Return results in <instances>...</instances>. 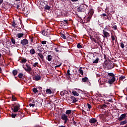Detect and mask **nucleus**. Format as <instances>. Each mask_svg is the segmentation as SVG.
I'll list each match as a JSON object with an SVG mask.
<instances>
[{
    "label": "nucleus",
    "instance_id": "1",
    "mask_svg": "<svg viewBox=\"0 0 127 127\" xmlns=\"http://www.w3.org/2000/svg\"><path fill=\"white\" fill-rule=\"evenodd\" d=\"M104 56L105 59L106 60L104 64L103 65L104 68L108 69V70H112V69H113V68L114 67V62L111 61L110 59H108V60H107V58H106V55H104Z\"/></svg>",
    "mask_w": 127,
    "mask_h": 127
},
{
    "label": "nucleus",
    "instance_id": "20",
    "mask_svg": "<svg viewBox=\"0 0 127 127\" xmlns=\"http://www.w3.org/2000/svg\"><path fill=\"white\" fill-rule=\"evenodd\" d=\"M68 92H67L66 90L61 91L60 92V95L62 96V97H63L64 96H65V94H67Z\"/></svg>",
    "mask_w": 127,
    "mask_h": 127
},
{
    "label": "nucleus",
    "instance_id": "3",
    "mask_svg": "<svg viewBox=\"0 0 127 127\" xmlns=\"http://www.w3.org/2000/svg\"><path fill=\"white\" fill-rule=\"evenodd\" d=\"M11 118H14L15 117L16 118H19V120H20L23 117H24V114L22 113V112L19 111L18 112H16V114L12 113L11 115Z\"/></svg>",
    "mask_w": 127,
    "mask_h": 127
},
{
    "label": "nucleus",
    "instance_id": "61",
    "mask_svg": "<svg viewBox=\"0 0 127 127\" xmlns=\"http://www.w3.org/2000/svg\"><path fill=\"white\" fill-rule=\"evenodd\" d=\"M2 72V69H1V67H0V73Z\"/></svg>",
    "mask_w": 127,
    "mask_h": 127
},
{
    "label": "nucleus",
    "instance_id": "40",
    "mask_svg": "<svg viewBox=\"0 0 127 127\" xmlns=\"http://www.w3.org/2000/svg\"><path fill=\"white\" fill-rule=\"evenodd\" d=\"M33 92H34V93H38V90H37V88H34L33 89Z\"/></svg>",
    "mask_w": 127,
    "mask_h": 127
},
{
    "label": "nucleus",
    "instance_id": "8",
    "mask_svg": "<svg viewBox=\"0 0 127 127\" xmlns=\"http://www.w3.org/2000/svg\"><path fill=\"white\" fill-rule=\"evenodd\" d=\"M62 120H63V121H64V123L66 124L67 123V121H68V117H67V115L65 114H63L62 115Z\"/></svg>",
    "mask_w": 127,
    "mask_h": 127
},
{
    "label": "nucleus",
    "instance_id": "49",
    "mask_svg": "<svg viewBox=\"0 0 127 127\" xmlns=\"http://www.w3.org/2000/svg\"><path fill=\"white\" fill-rule=\"evenodd\" d=\"M47 43V41H43L41 42V44H43V45H44Z\"/></svg>",
    "mask_w": 127,
    "mask_h": 127
},
{
    "label": "nucleus",
    "instance_id": "15",
    "mask_svg": "<svg viewBox=\"0 0 127 127\" xmlns=\"http://www.w3.org/2000/svg\"><path fill=\"white\" fill-rule=\"evenodd\" d=\"M55 65L56 66H55V68H58V67H60L61 65H62V63L58 62V61H56L55 63H54Z\"/></svg>",
    "mask_w": 127,
    "mask_h": 127
},
{
    "label": "nucleus",
    "instance_id": "62",
    "mask_svg": "<svg viewBox=\"0 0 127 127\" xmlns=\"http://www.w3.org/2000/svg\"><path fill=\"white\" fill-rule=\"evenodd\" d=\"M55 50L56 51H57V52H58L59 51H58V49L57 48H55Z\"/></svg>",
    "mask_w": 127,
    "mask_h": 127
},
{
    "label": "nucleus",
    "instance_id": "51",
    "mask_svg": "<svg viewBox=\"0 0 127 127\" xmlns=\"http://www.w3.org/2000/svg\"><path fill=\"white\" fill-rule=\"evenodd\" d=\"M87 107L88 109H92V105L89 103L87 104Z\"/></svg>",
    "mask_w": 127,
    "mask_h": 127
},
{
    "label": "nucleus",
    "instance_id": "44",
    "mask_svg": "<svg viewBox=\"0 0 127 127\" xmlns=\"http://www.w3.org/2000/svg\"><path fill=\"white\" fill-rule=\"evenodd\" d=\"M11 41L13 44H15V39L12 38Z\"/></svg>",
    "mask_w": 127,
    "mask_h": 127
},
{
    "label": "nucleus",
    "instance_id": "12",
    "mask_svg": "<svg viewBox=\"0 0 127 127\" xmlns=\"http://www.w3.org/2000/svg\"><path fill=\"white\" fill-rule=\"evenodd\" d=\"M127 118V114H123L120 116L119 118L118 119V121H123L124 119H126Z\"/></svg>",
    "mask_w": 127,
    "mask_h": 127
},
{
    "label": "nucleus",
    "instance_id": "54",
    "mask_svg": "<svg viewBox=\"0 0 127 127\" xmlns=\"http://www.w3.org/2000/svg\"><path fill=\"white\" fill-rule=\"evenodd\" d=\"M75 55L76 56H77V57H79V56H80V55H79V53L78 52L75 53Z\"/></svg>",
    "mask_w": 127,
    "mask_h": 127
},
{
    "label": "nucleus",
    "instance_id": "2",
    "mask_svg": "<svg viewBox=\"0 0 127 127\" xmlns=\"http://www.w3.org/2000/svg\"><path fill=\"white\" fill-rule=\"evenodd\" d=\"M107 77L108 79V83L112 85L116 81V76L113 72H108Z\"/></svg>",
    "mask_w": 127,
    "mask_h": 127
},
{
    "label": "nucleus",
    "instance_id": "21",
    "mask_svg": "<svg viewBox=\"0 0 127 127\" xmlns=\"http://www.w3.org/2000/svg\"><path fill=\"white\" fill-rule=\"evenodd\" d=\"M42 48L41 47V45H38L37 47V50L39 51V52H41V50Z\"/></svg>",
    "mask_w": 127,
    "mask_h": 127
},
{
    "label": "nucleus",
    "instance_id": "56",
    "mask_svg": "<svg viewBox=\"0 0 127 127\" xmlns=\"http://www.w3.org/2000/svg\"><path fill=\"white\" fill-rule=\"evenodd\" d=\"M82 113L83 115H86V112L83 110H82Z\"/></svg>",
    "mask_w": 127,
    "mask_h": 127
},
{
    "label": "nucleus",
    "instance_id": "36",
    "mask_svg": "<svg viewBox=\"0 0 127 127\" xmlns=\"http://www.w3.org/2000/svg\"><path fill=\"white\" fill-rule=\"evenodd\" d=\"M18 77L20 79H21V78H22V77H23V73H19Z\"/></svg>",
    "mask_w": 127,
    "mask_h": 127
},
{
    "label": "nucleus",
    "instance_id": "25",
    "mask_svg": "<svg viewBox=\"0 0 127 127\" xmlns=\"http://www.w3.org/2000/svg\"><path fill=\"white\" fill-rule=\"evenodd\" d=\"M46 92V93L48 94L49 95L52 94V91L50 89H47Z\"/></svg>",
    "mask_w": 127,
    "mask_h": 127
},
{
    "label": "nucleus",
    "instance_id": "10",
    "mask_svg": "<svg viewBox=\"0 0 127 127\" xmlns=\"http://www.w3.org/2000/svg\"><path fill=\"white\" fill-rule=\"evenodd\" d=\"M28 43V40L26 39L22 40L20 42V44H22V45H23V46H25V45H27Z\"/></svg>",
    "mask_w": 127,
    "mask_h": 127
},
{
    "label": "nucleus",
    "instance_id": "38",
    "mask_svg": "<svg viewBox=\"0 0 127 127\" xmlns=\"http://www.w3.org/2000/svg\"><path fill=\"white\" fill-rule=\"evenodd\" d=\"M61 36L63 38V39H66V36H65L63 33L61 34Z\"/></svg>",
    "mask_w": 127,
    "mask_h": 127
},
{
    "label": "nucleus",
    "instance_id": "6",
    "mask_svg": "<svg viewBox=\"0 0 127 127\" xmlns=\"http://www.w3.org/2000/svg\"><path fill=\"white\" fill-rule=\"evenodd\" d=\"M106 30H108V28H105L103 30V37L104 38H107L108 37H110V33L107 32Z\"/></svg>",
    "mask_w": 127,
    "mask_h": 127
},
{
    "label": "nucleus",
    "instance_id": "34",
    "mask_svg": "<svg viewBox=\"0 0 127 127\" xmlns=\"http://www.w3.org/2000/svg\"><path fill=\"white\" fill-rule=\"evenodd\" d=\"M71 113H72V110H66L65 112L66 115H70V114H71Z\"/></svg>",
    "mask_w": 127,
    "mask_h": 127
},
{
    "label": "nucleus",
    "instance_id": "41",
    "mask_svg": "<svg viewBox=\"0 0 127 127\" xmlns=\"http://www.w3.org/2000/svg\"><path fill=\"white\" fill-rule=\"evenodd\" d=\"M120 79L121 81H123L124 79H126V76H121L120 77Z\"/></svg>",
    "mask_w": 127,
    "mask_h": 127
},
{
    "label": "nucleus",
    "instance_id": "52",
    "mask_svg": "<svg viewBox=\"0 0 127 127\" xmlns=\"http://www.w3.org/2000/svg\"><path fill=\"white\" fill-rule=\"evenodd\" d=\"M29 107H34L35 106V104L30 103L29 104Z\"/></svg>",
    "mask_w": 127,
    "mask_h": 127
},
{
    "label": "nucleus",
    "instance_id": "63",
    "mask_svg": "<svg viewBox=\"0 0 127 127\" xmlns=\"http://www.w3.org/2000/svg\"><path fill=\"white\" fill-rule=\"evenodd\" d=\"M71 1H78V0H70Z\"/></svg>",
    "mask_w": 127,
    "mask_h": 127
},
{
    "label": "nucleus",
    "instance_id": "16",
    "mask_svg": "<svg viewBox=\"0 0 127 127\" xmlns=\"http://www.w3.org/2000/svg\"><path fill=\"white\" fill-rule=\"evenodd\" d=\"M30 40L32 43H35L36 42V37H29Z\"/></svg>",
    "mask_w": 127,
    "mask_h": 127
},
{
    "label": "nucleus",
    "instance_id": "37",
    "mask_svg": "<svg viewBox=\"0 0 127 127\" xmlns=\"http://www.w3.org/2000/svg\"><path fill=\"white\" fill-rule=\"evenodd\" d=\"M102 16H105V18L106 19H108V18H109V16L108 15H107V14L106 13H103L102 15H101Z\"/></svg>",
    "mask_w": 127,
    "mask_h": 127
},
{
    "label": "nucleus",
    "instance_id": "57",
    "mask_svg": "<svg viewBox=\"0 0 127 127\" xmlns=\"http://www.w3.org/2000/svg\"><path fill=\"white\" fill-rule=\"evenodd\" d=\"M108 102H110V103H112V101H113V99H109V100H107Z\"/></svg>",
    "mask_w": 127,
    "mask_h": 127
},
{
    "label": "nucleus",
    "instance_id": "60",
    "mask_svg": "<svg viewBox=\"0 0 127 127\" xmlns=\"http://www.w3.org/2000/svg\"><path fill=\"white\" fill-rule=\"evenodd\" d=\"M3 2V0H0V5L1 4V3H2Z\"/></svg>",
    "mask_w": 127,
    "mask_h": 127
},
{
    "label": "nucleus",
    "instance_id": "48",
    "mask_svg": "<svg viewBox=\"0 0 127 127\" xmlns=\"http://www.w3.org/2000/svg\"><path fill=\"white\" fill-rule=\"evenodd\" d=\"M33 67H36L37 66H38V63L36 62L33 65Z\"/></svg>",
    "mask_w": 127,
    "mask_h": 127
},
{
    "label": "nucleus",
    "instance_id": "13",
    "mask_svg": "<svg viewBox=\"0 0 127 127\" xmlns=\"http://www.w3.org/2000/svg\"><path fill=\"white\" fill-rule=\"evenodd\" d=\"M85 9H86V5L81 4L80 7V12H81V11H85Z\"/></svg>",
    "mask_w": 127,
    "mask_h": 127
},
{
    "label": "nucleus",
    "instance_id": "59",
    "mask_svg": "<svg viewBox=\"0 0 127 127\" xmlns=\"http://www.w3.org/2000/svg\"><path fill=\"white\" fill-rule=\"evenodd\" d=\"M77 48H80V43H78L77 44Z\"/></svg>",
    "mask_w": 127,
    "mask_h": 127
},
{
    "label": "nucleus",
    "instance_id": "33",
    "mask_svg": "<svg viewBox=\"0 0 127 127\" xmlns=\"http://www.w3.org/2000/svg\"><path fill=\"white\" fill-rule=\"evenodd\" d=\"M112 28H113L114 30H117V29H118V26H117V25H116L115 24H113L112 26Z\"/></svg>",
    "mask_w": 127,
    "mask_h": 127
},
{
    "label": "nucleus",
    "instance_id": "46",
    "mask_svg": "<svg viewBox=\"0 0 127 127\" xmlns=\"http://www.w3.org/2000/svg\"><path fill=\"white\" fill-rule=\"evenodd\" d=\"M80 74L81 75H83L84 74V72L83 71V70H82V67H80Z\"/></svg>",
    "mask_w": 127,
    "mask_h": 127
},
{
    "label": "nucleus",
    "instance_id": "9",
    "mask_svg": "<svg viewBox=\"0 0 127 127\" xmlns=\"http://www.w3.org/2000/svg\"><path fill=\"white\" fill-rule=\"evenodd\" d=\"M89 122L91 125H95L96 123L98 124V122H97L98 121H97V119H96V118H91L89 119Z\"/></svg>",
    "mask_w": 127,
    "mask_h": 127
},
{
    "label": "nucleus",
    "instance_id": "58",
    "mask_svg": "<svg viewBox=\"0 0 127 127\" xmlns=\"http://www.w3.org/2000/svg\"><path fill=\"white\" fill-rule=\"evenodd\" d=\"M64 21L66 24H68V20H64Z\"/></svg>",
    "mask_w": 127,
    "mask_h": 127
},
{
    "label": "nucleus",
    "instance_id": "4",
    "mask_svg": "<svg viewBox=\"0 0 127 127\" xmlns=\"http://www.w3.org/2000/svg\"><path fill=\"white\" fill-rule=\"evenodd\" d=\"M11 110L13 111V113H18V111H19V109H20V105L19 104H12V106L11 107Z\"/></svg>",
    "mask_w": 127,
    "mask_h": 127
},
{
    "label": "nucleus",
    "instance_id": "64",
    "mask_svg": "<svg viewBox=\"0 0 127 127\" xmlns=\"http://www.w3.org/2000/svg\"><path fill=\"white\" fill-rule=\"evenodd\" d=\"M59 127H66L64 126H59Z\"/></svg>",
    "mask_w": 127,
    "mask_h": 127
},
{
    "label": "nucleus",
    "instance_id": "31",
    "mask_svg": "<svg viewBox=\"0 0 127 127\" xmlns=\"http://www.w3.org/2000/svg\"><path fill=\"white\" fill-rule=\"evenodd\" d=\"M38 56L40 57V58L42 59V60H43L44 59V56H43V55H42L41 53H38Z\"/></svg>",
    "mask_w": 127,
    "mask_h": 127
},
{
    "label": "nucleus",
    "instance_id": "42",
    "mask_svg": "<svg viewBox=\"0 0 127 127\" xmlns=\"http://www.w3.org/2000/svg\"><path fill=\"white\" fill-rule=\"evenodd\" d=\"M26 61H27V60L26 59H23L21 60V63H26Z\"/></svg>",
    "mask_w": 127,
    "mask_h": 127
},
{
    "label": "nucleus",
    "instance_id": "30",
    "mask_svg": "<svg viewBox=\"0 0 127 127\" xmlns=\"http://www.w3.org/2000/svg\"><path fill=\"white\" fill-rule=\"evenodd\" d=\"M30 53L31 54H32V55H33L34 54H35V50H34V49H32L30 51Z\"/></svg>",
    "mask_w": 127,
    "mask_h": 127
},
{
    "label": "nucleus",
    "instance_id": "14",
    "mask_svg": "<svg viewBox=\"0 0 127 127\" xmlns=\"http://www.w3.org/2000/svg\"><path fill=\"white\" fill-rule=\"evenodd\" d=\"M70 99H71V101H72L71 102V103H73V104H74V103H76L77 101H79L78 98H77L74 96H71L70 97Z\"/></svg>",
    "mask_w": 127,
    "mask_h": 127
},
{
    "label": "nucleus",
    "instance_id": "17",
    "mask_svg": "<svg viewBox=\"0 0 127 127\" xmlns=\"http://www.w3.org/2000/svg\"><path fill=\"white\" fill-rule=\"evenodd\" d=\"M91 18H92V16H91V15H89V16L86 18V19H85V21L84 20V23H85V22H89V21L91 20Z\"/></svg>",
    "mask_w": 127,
    "mask_h": 127
},
{
    "label": "nucleus",
    "instance_id": "7",
    "mask_svg": "<svg viewBox=\"0 0 127 127\" xmlns=\"http://www.w3.org/2000/svg\"><path fill=\"white\" fill-rule=\"evenodd\" d=\"M26 67H24V66L23 67L24 68V70L26 71V72H27L28 73H30L32 71V68L31 67H30V65L29 64H26Z\"/></svg>",
    "mask_w": 127,
    "mask_h": 127
},
{
    "label": "nucleus",
    "instance_id": "47",
    "mask_svg": "<svg viewBox=\"0 0 127 127\" xmlns=\"http://www.w3.org/2000/svg\"><path fill=\"white\" fill-rule=\"evenodd\" d=\"M120 46L122 48H125V44L123 43H120Z\"/></svg>",
    "mask_w": 127,
    "mask_h": 127
},
{
    "label": "nucleus",
    "instance_id": "43",
    "mask_svg": "<svg viewBox=\"0 0 127 127\" xmlns=\"http://www.w3.org/2000/svg\"><path fill=\"white\" fill-rule=\"evenodd\" d=\"M66 75H67L68 77H70V75H71V74H70V69H68V70H67Z\"/></svg>",
    "mask_w": 127,
    "mask_h": 127
},
{
    "label": "nucleus",
    "instance_id": "26",
    "mask_svg": "<svg viewBox=\"0 0 127 127\" xmlns=\"http://www.w3.org/2000/svg\"><path fill=\"white\" fill-rule=\"evenodd\" d=\"M17 73H18V71L16 69H14L12 71V74L14 76H16L17 75Z\"/></svg>",
    "mask_w": 127,
    "mask_h": 127
},
{
    "label": "nucleus",
    "instance_id": "39",
    "mask_svg": "<svg viewBox=\"0 0 127 127\" xmlns=\"http://www.w3.org/2000/svg\"><path fill=\"white\" fill-rule=\"evenodd\" d=\"M91 40H92V41H94V42H95V43H99V42L97 41V40L95 39V38H91Z\"/></svg>",
    "mask_w": 127,
    "mask_h": 127
},
{
    "label": "nucleus",
    "instance_id": "55",
    "mask_svg": "<svg viewBox=\"0 0 127 127\" xmlns=\"http://www.w3.org/2000/svg\"><path fill=\"white\" fill-rule=\"evenodd\" d=\"M72 125H76V122H75V121H74V120L72 121Z\"/></svg>",
    "mask_w": 127,
    "mask_h": 127
},
{
    "label": "nucleus",
    "instance_id": "35",
    "mask_svg": "<svg viewBox=\"0 0 127 127\" xmlns=\"http://www.w3.org/2000/svg\"><path fill=\"white\" fill-rule=\"evenodd\" d=\"M72 94L74 96H79V93H77L76 91H73Z\"/></svg>",
    "mask_w": 127,
    "mask_h": 127
},
{
    "label": "nucleus",
    "instance_id": "23",
    "mask_svg": "<svg viewBox=\"0 0 127 127\" xmlns=\"http://www.w3.org/2000/svg\"><path fill=\"white\" fill-rule=\"evenodd\" d=\"M108 106L106 104H102L100 106V109H102V110H104V109H106Z\"/></svg>",
    "mask_w": 127,
    "mask_h": 127
},
{
    "label": "nucleus",
    "instance_id": "5",
    "mask_svg": "<svg viewBox=\"0 0 127 127\" xmlns=\"http://www.w3.org/2000/svg\"><path fill=\"white\" fill-rule=\"evenodd\" d=\"M80 15L81 17H80V23H82V24H83L84 21L82 19L83 18V19H85V18H86V12H85V11H81L80 13Z\"/></svg>",
    "mask_w": 127,
    "mask_h": 127
},
{
    "label": "nucleus",
    "instance_id": "28",
    "mask_svg": "<svg viewBox=\"0 0 127 127\" xmlns=\"http://www.w3.org/2000/svg\"><path fill=\"white\" fill-rule=\"evenodd\" d=\"M88 77L85 76V77L82 78V82H86L88 81Z\"/></svg>",
    "mask_w": 127,
    "mask_h": 127
},
{
    "label": "nucleus",
    "instance_id": "18",
    "mask_svg": "<svg viewBox=\"0 0 127 127\" xmlns=\"http://www.w3.org/2000/svg\"><path fill=\"white\" fill-rule=\"evenodd\" d=\"M94 12H95L94 9L93 8L90 9L88 13V15H91V16H93V14H94Z\"/></svg>",
    "mask_w": 127,
    "mask_h": 127
},
{
    "label": "nucleus",
    "instance_id": "53",
    "mask_svg": "<svg viewBox=\"0 0 127 127\" xmlns=\"http://www.w3.org/2000/svg\"><path fill=\"white\" fill-rule=\"evenodd\" d=\"M12 101H16V98H15V97L12 96Z\"/></svg>",
    "mask_w": 127,
    "mask_h": 127
},
{
    "label": "nucleus",
    "instance_id": "32",
    "mask_svg": "<svg viewBox=\"0 0 127 127\" xmlns=\"http://www.w3.org/2000/svg\"><path fill=\"white\" fill-rule=\"evenodd\" d=\"M126 124H127V120H125L124 121H122L121 123H120V125L121 126H124V125H126Z\"/></svg>",
    "mask_w": 127,
    "mask_h": 127
},
{
    "label": "nucleus",
    "instance_id": "19",
    "mask_svg": "<svg viewBox=\"0 0 127 127\" xmlns=\"http://www.w3.org/2000/svg\"><path fill=\"white\" fill-rule=\"evenodd\" d=\"M24 36V34L23 33H18L16 35V37H18V38H21Z\"/></svg>",
    "mask_w": 127,
    "mask_h": 127
},
{
    "label": "nucleus",
    "instance_id": "29",
    "mask_svg": "<svg viewBox=\"0 0 127 127\" xmlns=\"http://www.w3.org/2000/svg\"><path fill=\"white\" fill-rule=\"evenodd\" d=\"M42 34L45 36H46V35H47V32H46V30H43L42 31Z\"/></svg>",
    "mask_w": 127,
    "mask_h": 127
},
{
    "label": "nucleus",
    "instance_id": "22",
    "mask_svg": "<svg viewBox=\"0 0 127 127\" xmlns=\"http://www.w3.org/2000/svg\"><path fill=\"white\" fill-rule=\"evenodd\" d=\"M50 8H51V6H50L48 4H46L44 7V9L45 10H49Z\"/></svg>",
    "mask_w": 127,
    "mask_h": 127
},
{
    "label": "nucleus",
    "instance_id": "27",
    "mask_svg": "<svg viewBox=\"0 0 127 127\" xmlns=\"http://www.w3.org/2000/svg\"><path fill=\"white\" fill-rule=\"evenodd\" d=\"M99 60H100V59H99V58H96V60H93V63L94 64L98 63Z\"/></svg>",
    "mask_w": 127,
    "mask_h": 127
},
{
    "label": "nucleus",
    "instance_id": "11",
    "mask_svg": "<svg viewBox=\"0 0 127 127\" xmlns=\"http://www.w3.org/2000/svg\"><path fill=\"white\" fill-rule=\"evenodd\" d=\"M34 80H35V81H40L41 80V76L38 74H35L34 77Z\"/></svg>",
    "mask_w": 127,
    "mask_h": 127
},
{
    "label": "nucleus",
    "instance_id": "50",
    "mask_svg": "<svg viewBox=\"0 0 127 127\" xmlns=\"http://www.w3.org/2000/svg\"><path fill=\"white\" fill-rule=\"evenodd\" d=\"M111 38L112 39V41H115L116 40V38H115V36L114 35H111Z\"/></svg>",
    "mask_w": 127,
    "mask_h": 127
},
{
    "label": "nucleus",
    "instance_id": "24",
    "mask_svg": "<svg viewBox=\"0 0 127 127\" xmlns=\"http://www.w3.org/2000/svg\"><path fill=\"white\" fill-rule=\"evenodd\" d=\"M47 59L49 62H50V61L52 60V56H51V55H49L47 56Z\"/></svg>",
    "mask_w": 127,
    "mask_h": 127
},
{
    "label": "nucleus",
    "instance_id": "45",
    "mask_svg": "<svg viewBox=\"0 0 127 127\" xmlns=\"http://www.w3.org/2000/svg\"><path fill=\"white\" fill-rule=\"evenodd\" d=\"M16 25V23H15V22L14 21V20L12 22V26H13V27H15Z\"/></svg>",
    "mask_w": 127,
    "mask_h": 127
}]
</instances>
